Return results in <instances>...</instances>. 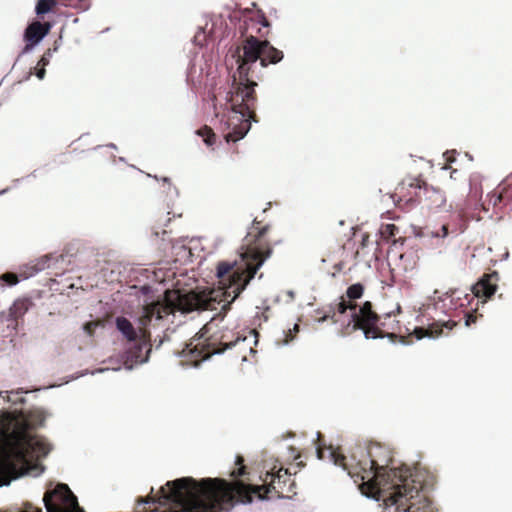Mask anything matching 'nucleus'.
Here are the masks:
<instances>
[{"mask_svg":"<svg viewBox=\"0 0 512 512\" xmlns=\"http://www.w3.org/2000/svg\"><path fill=\"white\" fill-rule=\"evenodd\" d=\"M240 33V43L233 52L238 65V76L233 75V82L226 96L231 111L226 120L229 130L225 134L227 142L242 139L251 127V120L256 121L255 87L258 85L256 79H259L255 73L257 61L261 68H265L269 64L279 63L284 57L283 51L267 40L270 23L262 11L258 10L247 17L240 27Z\"/></svg>","mask_w":512,"mask_h":512,"instance_id":"f257e3e1","label":"nucleus"},{"mask_svg":"<svg viewBox=\"0 0 512 512\" xmlns=\"http://www.w3.org/2000/svg\"><path fill=\"white\" fill-rule=\"evenodd\" d=\"M305 464L300 461L292 468H284L276 460L266 472L262 485H246L237 480L228 483L220 478H204L200 481L183 477L168 481L166 499H172L175 512H216L232 506L235 497L242 502H251L252 495L259 499L274 494L279 498H292L297 494L296 482L292 479Z\"/></svg>","mask_w":512,"mask_h":512,"instance_id":"f03ea898","label":"nucleus"},{"mask_svg":"<svg viewBox=\"0 0 512 512\" xmlns=\"http://www.w3.org/2000/svg\"><path fill=\"white\" fill-rule=\"evenodd\" d=\"M270 226L254 219L241 247L240 259L221 261L216 267L219 289L203 290L186 295V303L180 298L179 308L186 311L215 310L221 302L234 301L255 277L259 268L271 256L272 247L263 238Z\"/></svg>","mask_w":512,"mask_h":512,"instance_id":"7ed1b4c3","label":"nucleus"},{"mask_svg":"<svg viewBox=\"0 0 512 512\" xmlns=\"http://www.w3.org/2000/svg\"><path fill=\"white\" fill-rule=\"evenodd\" d=\"M326 452L332 462L347 471L355 479V482L360 480L367 483L372 489H378L381 485L388 483L391 477L398 476L400 483L393 486L392 493L405 479H413L416 485L421 484L411 474L409 476L403 475L400 471L390 468L393 461V451L384 444L371 442L366 448L356 445L351 449L349 456L342 454L339 449H334L331 446L326 449L319 446L317 448L318 458L324 459Z\"/></svg>","mask_w":512,"mask_h":512,"instance_id":"20e7f679","label":"nucleus"},{"mask_svg":"<svg viewBox=\"0 0 512 512\" xmlns=\"http://www.w3.org/2000/svg\"><path fill=\"white\" fill-rule=\"evenodd\" d=\"M363 293L364 286L361 283L349 286L345 296L340 297V301L336 304V310L333 311V314L331 316H324L323 320L331 318L334 322H337L338 320L334 319L337 313L344 314L347 310H350L352 312L351 319L340 330L341 336H347L356 330H361L366 339L384 338L386 336L394 337L393 333L385 332L382 329L381 317L373 310V305L370 301L364 302L361 306L357 305L355 300L360 299Z\"/></svg>","mask_w":512,"mask_h":512,"instance_id":"39448f33","label":"nucleus"},{"mask_svg":"<svg viewBox=\"0 0 512 512\" xmlns=\"http://www.w3.org/2000/svg\"><path fill=\"white\" fill-rule=\"evenodd\" d=\"M212 323L205 325L200 332L190 339L181 351L182 363L198 366L213 354H219L232 347H237L239 352L253 349L248 346L247 338L236 334L232 329L222 328L212 332Z\"/></svg>","mask_w":512,"mask_h":512,"instance_id":"423d86ee","label":"nucleus"},{"mask_svg":"<svg viewBox=\"0 0 512 512\" xmlns=\"http://www.w3.org/2000/svg\"><path fill=\"white\" fill-rule=\"evenodd\" d=\"M169 292H166L164 300L153 301L142 307L138 317L140 324V339L129 343L125 351V364L132 367L135 364H142L149 358L151 352V334L148 327L156 321H160L174 312L175 306L168 299Z\"/></svg>","mask_w":512,"mask_h":512,"instance_id":"0eeeda50","label":"nucleus"},{"mask_svg":"<svg viewBox=\"0 0 512 512\" xmlns=\"http://www.w3.org/2000/svg\"><path fill=\"white\" fill-rule=\"evenodd\" d=\"M168 493L166 484L162 486L158 492V500L155 501L153 497H147L142 500V503L152 504L153 508L149 507V511L145 508L137 512H175L172 499H166L164 496ZM43 501L47 512H84L78 504L77 497L72 493L66 484H58L53 490L47 491L43 497ZM22 512H42L41 509L35 511H22Z\"/></svg>","mask_w":512,"mask_h":512,"instance_id":"6e6552de","label":"nucleus"},{"mask_svg":"<svg viewBox=\"0 0 512 512\" xmlns=\"http://www.w3.org/2000/svg\"><path fill=\"white\" fill-rule=\"evenodd\" d=\"M422 484L416 485L413 479H405L383 500L382 512H432L431 503L421 494Z\"/></svg>","mask_w":512,"mask_h":512,"instance_id":"1a4fd4ad","label":"nucleus"},{"mask_svg":"<svg viewBox=\"0 0 512 512\" xmlns=\"http://www.w3.org/2000/svg\"><path fill=\"white\" fill-rule=\"evenodd\" d=\"M424 182L420 177L407 176L398 183L391 198L399 207L409 208L420 204Z\"/></svg>","mask_w":512,"mask_h":512,"instance_id":"9d476101","label":"nucleus"},{"mask_svg":"<svg viewBox=\"0 0 512 512\" xmlns=\"http://www.w3.org/2000/svg\"><path fill=\"white\" fill-rule=\"evenodd\" d=\"M482 196V188L477 177L470 179V192L466 203L463 206H456L457 216L461 223L453 228L451 233H462L467 226V222L475 217V212L479 210V200Z\"/></svg>","mask_w":512,"mask_h":512,"instance_id":"9b49d317","label":"nucleus"},{"mask_svg":"<svg viewBox=\"0 0 512 512\" xmlns=\"http://www.w3.org/2000/svg\"><path fill=\"white\" fill-rule=\"evenodd\" d=\"M499 281V274L494 271L492 273L484 274L473 286H472V293L473 295L466 294L464 296V300H461L460 296L458 295L459 292L457 290L452 291L450 297L452 300L454 298H457L461 302L459 303V307H464L470 303V299H473V297H476L478 299H489L491 298L498 286Z\"/></svg>","mask_w":512,"mask_h":512,"instance_id":"f8f14e48","label":"nucleus"},{"mask_svg":"<svg viewBox=\"0 0 512 512\" xmlns=\"http://www.w3.org/2000/svg\"><path fill=\"white\" fill-rule=\"evenodd\" d=\"M512 202V180L507 179L499 184L487 195V200L480 204L483 210L488 211L490 206L501 209Z\"/></svg>","mask_w":512,"mask_h":512,"instance_id":"ddd939ff","label":"nucleus"},{"mask_svg":"<svg viewBox=\"0 0 512 512\" xmlns=\"http://www.w3.org/2000/svg\"><path fill=\"white\" fill-rule=\"evenodd\" d=\"M52 28L50 22L33 21L30 23L24 32V41L26 45L23 49V53H27L33 49L46 35L49 34Z\"/></svg>","mask_w":512,"mask_h":512,"instance_id":"4468645a","label":"nucleus"},{"mask_svg":"<svg viewBox=\"0 0 512 512\" xmlns=\"http://www.w3.org/2000/svg\"><path fill=\"white\" fill-rule=\"evenodd\" d=\"M421 203L428 210H437L443 207L446 203V197L443 191L433 186H428L424 182Z\"/></svg>","mask_w":512,"mask_h":512,"instance_id":"2eb2a0df","label":"nucleus"},{"mask_svg":"<svg viewBox=\"0 0 512 512\" xmlns=\"http://www.w3.org/2000/svg\"><path fill=\"white\" fill-rule=\"evenodd\" d=\"M456 326V322L447 321V322H435L428 326V328H416L414 330V335L417 339H422L424 337H438L442 334L443 328H447L448 330H452L453 327Z\"/></svg>","mask_w":512,"mask_h":512,"instance_id":"dca6fc26","label":"nucleus"},{"mask_svg":"<svg viewBox=\"0 0 512 512\" xmlns=\"http://www.w3.org/2000/svg\"><path fill=\"white\" fill-rule=\"evenodd\" d=\"M116 328L127 340L128 343H132L140 339V324L138 323V329H136L130 320L123 316H119L115 320Z\"/></svg>","mask_w":512,"mask_h":512,"instance_id":"f3484780","label":"nucleus"},{"mask_svg":"<svg viewBox=\"0 0 512 512\" xmlns=\"http://www.w3.org/2000/svg\"><path fill=\"white\" fill-rule=\"evenodd\" d=\"M20 436L27 448L36 452L40 456H46L51 450L50 445L47 442L37 436L28 434L26 431H23Z\"/></svg>","mask_w":512,"mask_h":512,"instance_id":"a211bd4d","label":"nucleus"},{"mask_svg":"<svg viewBox=\"0 0 512 512\" xmlns=\"http://www.w3.org/2000/svg\"><path fill=\"white\" fill-rule=\"evenodd\" d=\"M32 306L33 302L29 298L18 299L13 303L10 308V317L16 322V325Z\"/></svg>","mask_w":512,"mask_h":512,"instance_id":"6ab92c4d","label":"nucleus"},{"mask_svg":"<svg viewBox=\"0 0 512 512\" xmlns=\"http://www.w3.org/2000/svg\"><path fill=\"white\" fill-rule=\"evenodd\" d=\"M14 471L15 467L9 460L0 461V486L10 483Z\"/></svg>","mask_w":512,"mask_h":512,"instance_id":"aec40b11","label":"nucleus"},{"mask_svg":"<svg viewBox=\"0 0 512 512\" xmlns=\"http://www.w3.org/2000/svg\"><path fill=\"white\" fill-rule=\"evenodd\" d=\"M57 4L58 0H38L35 12L38 16H42L46 13L52 12Z\"/></svg>","mask_w":512,"mask_h":512,"instance_id":"412c9836","label":"nucleus"},{"mask_svg":"<svg viewBox=\"0 0 512 512\" xmlns=\"http://www.w3.org/2000/svg\"><path fill=\"white\" fill-rule=\"evenodd\" d=\"M197 135L203 138L207 146H213L216 142V134L209 126L205 125L196 131Z\"/></svg>","mask_w":512,"mask_h":512,"instance_id":"4be33fe9","label":"nucleus"},{"mask_svg":"<svg viewBox=\"0 0 512 512\" xmlns=\"http://www.w3.org/2000/svg\"><path fill=\"white\" fill-rule=\"evenodd\" d=\"M399 233V228L395 224H383L380 228L381 238L390 241L393 240L395 242V236Z\"/></svg>","mask_w":512,"mask_h":512,"instance_id":"5701e85b","label":"nucleus"},{"mask_svg":"<svg viewBox=\"0 0 512 512\" xmlns=\"http://www.w3.org/2000/svg\"><path fill=\"white\" fill-rule=\"evenodd\" d=\"M235 464L239 467L231 472V476L234 478L244 476L246 474V466L244 465V458L241 455H237Z\"/></svg>","mask_w":512,"mask_h":512,"instance_id":"b1692460","label":"nucleus"},{"mask_svg":"<svg viewBox=\"0 0 512 512\" xmlns=\"http://www.w3.org/2000/svg\"><path fill=\"white\" fill-rule=\"evenodd\" d=\"M101 325L102 321L100 320L89 321L83 325V329L88 336L92 337L94 336L95 330Z\"/></svg>","mask_w":512,"mask_h":512,"instance_id":"393cba45","label":"nucleus"},{"mask_svg":"<svg viewBox=\"0 0 512 512\" xmlns=\"http://www.w3.org/2000/svg\"><path fill=\"white\" fill-rule=\"evenodd\" d=\"M66 5L74 7V8L86 10L89 7V0H70V2L67 3Z\"/></svg>","mask_w":512,"mask_h":512,"instance_id":"a878e982","label":"nucleus"},{"mask_svg":"<svg viewBox=\"0 0 512 512\" xmlns=\"http://www.w3.org/2000/svg\"><path fill=\"white\" fill-rule=\"evenodd\" d=\"M1 279L8 285H15L18 283V276L15 273H5L1 276Z\"/></svg>","mask_w":512,"mask_h":512,"instance_id":"bb28decb","label":"nucleus"},{"mask_svg":"<svg viewBox=\"0 0 512 512\" xmlns=\"http://www.w3.org/2000/svg\"><path fill=\"white\" fill-rule=\"evenodd\" d=\"M49 56H51L50 49H48L47 52L41 57L37 66H41V67L45 68V66H47L49 64V58H48Z\"/></svg>","mask_w":512,"mask_h":512,"instance_id":"cd10ccee","label":"nucleus"},{"mask_svg":"<svg viewBox=\"0 0 512 512\" xmlns=\"http://www.w3.org/2000/svg\"><path fill=\"white\" fill-rule=\"evenodd\" d=\"M449 233V225L445 224L441 226L440 231L436 233V236L446 237L449 235Z\"/></svg>","mask_w":512,"mask_h":512,"instance_id":"c85d7f7f","label":"nucleus"},{"mask_svg":"<svg viewBox=\"0 0 512 512\" xmlns=\"http://www.w3.org/2000/svg\"><path fill=\"white\" fill-rule=\"evenodd\" d=\"M477 320V316L474 315L473 313H468L466 315V321H465V324L466 326H470L472 323H475Z\"/></svg>","mask_w":512,"mask_h":512,"instance_id":"c756f323","label":"nucleus"},{"mask_svg":"<svg viewBox=\"0 0 512 512\" xmlns=\"http://www.w3.org/2000/svg\"><path fill=\"white\" fill-rule=\"evenodd\" d=\"M45 68L41 67V66H37L36 68V76L39 78V79H43L44 76H45Z\"/></svg>","mask_w":512,"mask_h":512,"instance_id":"7c9ffc66","label":"nucleus"},{"mask_svg":"<svg viewBox=\"0 0 512 512\" xmlns=\"http://www.w3.org/2000/svg\"><path fill=\"white\" fill-rule=\"evenodd\" d=\"M344 267V263L342 261L336 263L334 265V269L337 271V272H340Z\"/></svg>","mask_w":512,"mask_h":512,"instance_id":"2f4dec72","label":"nucleus"},{"mask_svg":"<svg viewBox=\"0 0 512 512\" xmlns=\"http://www.w3.org/2000/svg\"><path fill=\"white\" fill-rule=\"evenodd\" d=\"M367 238H368V235L364 236L363 237V242H367ZM363 245H365V243H363Z\"/></svg>","mask_w":512,"mask_h":512,"instance_id":"473e14b6","label":"nucleus"},{"mask_svg":"<svg viewBox=\"0 0 512 512\" xmlns=\"http://www.w3.org/2000/svg\"><path fill=\"white\" fill-rule=\"evenodd\" d=\"M242 360H247V356L245 354L242 356Z\"/></svg>","mask_w":512,"mask_h":512,"instance_id":"72a5a7b5","label":"nucleus"}]
</instances>
